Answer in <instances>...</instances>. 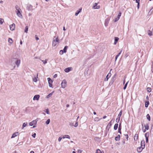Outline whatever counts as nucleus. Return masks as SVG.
I'll return each instance as SVG.
<instances>
[{"label": "nucleus", "mask_w": 153, "mask_h": 153, "mask_svg": "<svg viewBox=\"0 0 153 153\" xmlns=\"http://www.w3.org/2000/svg\"><path fill=\"white\" fill-rule=\"evenodd\" d=\"M59 43V40L58 39V37L56 38L55 37H54L52 45L53 46H55L57 44Z\"/></svg>", "instance_id": "nucleus-1"}, {"label": "nucleus", "mask_w": 153, "mask_h": 153, "mask_svg": "<svg viewBox=\"0 0 153 153\" xmlns=\"http://www.w3.org/2000/svg\"><path fill=\"white\" fill-rule=\"evenodd\" d=\"M21 9L15 11L16 13L17 16L20 18H22V16L21 14Z\"/></svg>", "instance_id": "nucleus-2"}, {"label": "nucleus", "mask_w": 153, "mask_h": 153, "mask_svg": "<svg viewBox=\"0 0 153 153\" xmlns=\"http://www.w3.org/2000/svg\"><path fill=\"white\" fill-rule=\"evenodd\" d=\"M67 82L65 80H63L61 83V86L62 88H65L66 86Z\"/></svg>", "instance_id": "nucleus-3"}, {"label": "nucleus", "mask_w": 153, "mask_h": 153, "mask_svg": "<svg viewBox=\"0 0 153 153\" xmlns=\"http://www.w3.org/2000/svg\"><path fill=\"white\" fill-rule=\"evenodd\" d=\"M48 81L49 86L50 87L53 88V87L52 86V83L53 82L52 80H51L50 78H48Z\"/></svg>", "instance_id": "nucleus-4"}, {"label": "nucleus", "mask_w": 153, "mask_h": 153, "mask_svg": "<svg viewBox=\"0 0 153 153\" xmlns=\"http://www.w3.org/2000/svg\"><path fill=\"white\" fill-rule=\"evenodd\" d=\"M33 7L31 5L28 4L27 7L26 8L29 11H32L33 10Z\"/></svg>", "instance_id": "nucleus-5"}, {"label": "nucleus", "mask_w": 153, "mask_h": 153, "mask_svg": "<svg viewBox=\"0 0 153 153\" xmlns=\"http://www.w3.org/2000/svg\"><path fill=\"white\" fill-rule=\"evenodd\" d=\"M110 20L109 18L106 19L105 21L104 24L105 27H107L108 25Z\"/></svg>", "instance_id": "nucleus-6"}, {"label": "nucleus", "mask_w": 153, "mask_h": 153, "mask_svg": "<svg viewBox=\"0 0 153 153\" xmlns=\"http://www.w3.org/2000/svg\"><path fill=\"white\" fill-rule=\"evenodd\" d=\"M15 59L16 61L15 62L16 65H17V67H18L20 64V60L18 59Z\"/></svg>", "instance_id": "nucleus-7"}, {"label": "nucleus", "mask_w": 153, "mask_h": 153, "mask_svg": "<svg viewBox=\"0 0 153 153\" xmlns=\"http://www.w3.org/2000/svg\"><path fill=\"white\" fill-rule=\"evenodd\" d=\"M149 136V132H146L145 134V137L146 139V142L147 143L148 140V137Z\"/></svg>", "instance_id": "nucleus-8"}, {"label": "nucleus", "mask_w": 153, "mask_h": 153, "mask_svg": "<svg viewBox=\"0 0 153 153\" xmlns=\"http://www.w3.org/2000/svg\"><path fill=\"white\" fill-rule=\"evenodd\" d=\"M10 29L11 30H14L15 28V24L13 23L10 26Z\"/></svg>", "instance_id": "nucleus-9"}, {"label": "nucleus", "mask_w": 153, "mask_h": 153, "mask_svg": "<svg viewBox=\"0 0 153 153\" xmlns=\"http://www.w3.org/2000/svg\"><path fill=\"white\" fill-rule=\"evenodd\" d=\"M40 97V96L39 95H35L33 98V100H38Z\"/></svg>", "instance_id": "nucleus-10"}, {"label": "nucleus", "mask_w": 153, "mask_h": 153, "mask_svg": "<svg viewBox=\"0 0 153 153\" xmlns=\"http://www.w3.org/2000/svg\"><path fill=\"white\" fill-rule=\"evenodd\" d=\"M144 148L143 147H142L141 146L139 147H138L137 148V151L138 152H140L142 151V150Z\"/></svg>", "instance_id": "nucleus-11"}, {"label": "nucleus", "mask_w": 153, "mask_h": 153, "mask_svg": "<svg viewBox=\"0 0 153 153\" xmlns=\"http://www.w3.org/2000/svg\"><path fill=\"white\" fill-rule=\"evenodd\" d=\"M18 134H19L18 132H15L12 134L11 138H14L15 137L17 136Z\"/></svg>", "instance_id": "nucleus-12"}, {"label": "nucleus", "mask_w": 153, "mask_h": 153, "mask_svg": "<svg viewBox=\"0 0 153 153\" xmlns=\"http://www.w3.org/2000/svg\"><path fill=\"white\" fill-rule=\"evenodd\" d=\"M111 74L110 73H109L107 75L106 78L104 80L105 81H107L108 78L111 76Z\"/></svg>", "instance_id": "nucleus-13"}, {"label": "nucleus", "mask_w": 153, "mask_h": 153, "mask_svg": "<svg viewBox=\"0 0 153 153\" xmlns=\"http://www.w3.org/2000/svg\"><path fill=\"white\" fill-rule=\"evenodd\" d=\"M37 122L36 120H33L29 123V125L30 126H32L34 124H36Z\"/></svg>", "instance_id": "nucleus-14"}, {"label": "nucleus", "mask_w": 153, "mask_h": 153, "mask_svg": "<svg viewBox=\"0 0 153 153\" xmlns=\"http://www.w3.org/2000/svg\"><path fill=\"white\" fill-rule=\"evenodd\" d=\"M141 145L142 147L143 148H145V141L144 140H143L141 142Z\"/></svg>", "instance_id": "nucleus-15"}, {"label": "nucleus", "mask_w": 153, "mask_h": 153, "mask_svg": "<svg viewBox=\"0 0 153 153\" xmlns=\"http://www.w3.org/2000/svg\"><path fill=\"white\" fill-rule=\"evenodd\" d=\"M97 3H95L94 4V5L93 7V8L94 9H98L100 8L99 6H97Z\"/></svg>", "instance_id": "nucleus-16"}, {"label": "nucleus", "mask_w": 153, "mask_h": 153, "mask_svg": "<svg viewBox=\"0 0 153 153\" xmlns=\"http://www.w3.org/2000/svg\"><path fill=\"white\" fill-rule=\"evenodd\" d=\"M138 137V134H136L134 136V140L135 141L137 140Z\"/></svg>", "instance_id": "nucleus-17"}, {"label": "nucleus", "mask_w": 153, "mask_h": 153, "mask_svg": "<svg viewBox=\"0 0 153 153\" xmlns=\"http://www.w3.org/2000/svg\"><path fill=\"white\" fill-rule=\"evenodd\" d=\"M71 68H66L65 69V71L66 73H68L71 70Z\"/></svg>", "instance_id": "nucleus-18"}, {"label": "nucleus", "mask_w": 153, "mask_h": 153, "mask_svg": "<svg viewBox=\"0 0 153 153\" xmlns=\"http://www.w3.org/2000/svg\"><path fill=\"white\" fill-rule=\"evenodd\" d=\"M82 10V9H79V10H77L75 13V15L76 16H77L78 14H79V13L81 12V10Z\"/></svg>", "instance_id": "nucleus-19"}, {"label": "nucleus", "mask_w": 153, "mask_h": 153, "mask_svg": "<svg viewBox=\"0 0 153 153\" xmlns=\"http://www.w3.org/2000/svg\"><path fill=\"white\" fill-rule=\"evenodd\" d=\"M62 138L64 139L65 138H67L68 139H70V137L69 135H64L63 136Z\"/></svg>", "instance_id": "nucleus-20"}, {"label": "nucleus", "mask_w": 153, "mask_h": 153, "mask_svg": "<svg viewBox=\"0 0 153 153\" xmlns=\"http://www.w3.org/2000/svg\"><path fill=\"white\" fill-rule=\"evenodd\" d=\"M118 39H119V38L118 37H115L114 42V45H116L117 44Z\"/></svg>", "instance_id": "nucleus-21"}, {"label": "nucleus", "mask_w": 153, "mask_h": 153, "mask_svg": "<svg viewBox=\"0 0 153 153\" xmlns=\"http://www.w3.org/2000/svg\"><path fill=\"white\" fill-rule=\"evenodd\" d=\"M53 92H54V91H53V92L50 93L49 94H48L47 96V97H46L47 98H50V97H51V96H52Z\"/></svg>", "instance_id": "nucleus-22"}, {"label": "nucleus", "mask_w": 153, "mask_h": 153, "mask_svg": "<svg viewBox=\"0 0 153 153\" xmlns=\"http://www.w3.org/2000/svg\"><path fill=\"white\" fill-rule=\"evenodd\" d=\"M120 135H118L115 138V140L116 141H119L120 140Z\"/></svg>", "instance_id": "nucleus-23"}, {"label": "nucleus", "mask_w": 153, "mask_h": 153, "mask_svg": "<svg viewBox=\"0 0 153 153\" xmlns=\"http://www.w3.org/2000/svg\"><path fill=\"white\" fill-rule=\"evenodd\" d=\"M38 74H37L36 77H34L33 79V80L34 82H37V78H38Z\"/></svg>", "instance_id": "nucleus-24"}, {"label": "nucleus", "mask_w": 153, "mask_h": 153, "mask_svg": "<svg viewBox=\"0 0 153 153\" xmlns=\"http://www.w3.org/2000/svg\"><path fill=\"white\" fill-rule=\"evenodd\" d=\"M145 129L148 130L149 129V125L148 124H146V125H144Z\"/></svg>", "instance_id": "nucleus-25"}, {"label": "nucleus", "mask_w": 153, "mask_h": 153, "mask_svg": "<svg viewBox=\"0 0 153 153\" xmlns=\"http://www.w3.org/2000/svg\"><path fill=\"white\" fill-rule=\"evenodd\" d=\"M121 126L120 125V124L119 127H118V132L120 133V134H121Z\"/></svg>", "instance_id": "nucleus-26"}, {"label": "nucleus", "mask_w": 153, "mask_h": 153, "mask_svg": "<svg viewBox=\"0 0 153 153\" xmlns=\"http://www.w3.org/2000/svg\"><path fill=\"white\" fill-rule=\"evenodd\" d=\"M118 124L117 123H116L115 124L114 126V129L115 130H116L118 128Z\"/></svg>", "instance_id": "nucleus-27"}, {"label": "nucleus", "mask_w": 153, "mask_h": 153, "mask_svg": "<svg viewBox=\"0 0 153 153\" xmlns=\"http://www.w3.org/2000/svg\"><path fill=\"white\" fill-rule=\"evenodd\" d=\"M149 101H146L145 102V107H146V108L148 107V105H149Z\"/></svg>", "instance_id": "nucleus-28"}, {"label": "nucleus", "mask_w": 153, "mask_h": 153, "mask_svg": "<svg viewBox=\"0 0 153 153\" xmlns=\"http://www.w3.org/2000/svg\"><path fill=\"white\" fill-rule=\"evenodd\" d=\"M8 42L11 44H12L13 42V41L12 39L11 38H9L8 39Z\"/></svg>", "instance_id": "nucleus-29"}, {"label": "nucleus", "mask_w": 153, "mask_h": 153, "mask_svg": "<svg viewBox=\"0 0 153 153\" xmlns=\"http://www.w3.org/2000/svg\"><path fill=\"white\" fill-rule=\"evenodd\" d=\"M27 123H23V125H22V128L23 129L24 127H26L27 126Z\"/></svg>", "instance_id": "nucleus-30"}, {"label": "nucleus", "mask_w": 153, "mask_h": 153, "mask_svg": "<svg viewBox=\"0 0 153 153\" xmlns=\"http://www.w3.org/2000/svg\"><path fill=\"white\" fill-rule=\"evenodd\" d=\"M28 27L27 26H26L25 27V32L27 33L28 30Z\"/></svg>", "instance_id": "nucleus-31"}, {"label": "nucleus", "mask_w": 153, "mask_h": 153, "mask_svg": "<svg viewBox=\"0 0 153 153\" xmlns=\"http://www.w3.org/2000/svg\"><path fill=\"white\" fill-rule=\"evenodd\" d=\"M122 110H121L118 115V117L119 118H120V117H121V115H122Z\"/></svg>", "instance_id": "nucleus-32"}, {"label": "nucleus", "mask_w": 153, "mask_h": 153, "mask_svg": "<svg viewBox=\"0 0 153 153\" xmlns=\"http://www.w3.org/2000/svg\"><path fill=\"white\" fill-rule=\"evenodd\" d=\"M147 119L149 120H150V117L149 114H147L146 116Z\"/></svg>", "instance_id": "nucleus-33"}, {"label": "nucleus", "mask_w": 153, "mask_h": 153, "mask_svg": "<svg viewBox=\"0 0 153 153\" xmlns=\"http://www.w3.org/2000/svg\"><path fill=\"white\" fill-rule=\"evenodd\" d=\"M101 118L99 119L98 117H96L94 118V121H98L100 120H101Z\"/></svg>", "instance_id": "nucleus-34"}, {"label": "nucleus", "mask_w": 153, "mask_h": 153, "mask_svg": "<svg viewBox=\"0 0 153 153\" xmlns=\"http://www.w3.org/2000/svg\"><path fill=\"white\" fill-rule=\"evenodd\" d=\"M152 31L150 30H149L148 31V35L149 36H152Z\"/></svg>", "instance_id": "nucleus-35"}, {"label": "nucleus", "mask_w": 153, "mask_h": 153, "mask_svg": "<svg viewBox=\"0 0 153 153\" xmlns=\"http://www.w3.org/2000/svg\"><path fill=\"white\" fill-rule=\"evenodd\" d=\"M68 48V47L67 46H66L64 47L63 51L64 53H66V52L67 49Z\"/></svg>", "instance_id": "nucleus-36"}, {"label": "nucleus", "mask_w": 153, "mask_h": 153, "mask_svg": "<svg viewBox=\"0 0 153 153\" xmlns=\"http://www.w3.org/2000/svg\"><path fill=\"white\" fill-rule=\"evenodd\" d=\"M4 22V20L3 19L0 18V22L1 25L2 24L3 22Z\"/></svg>", "instance_id": "nucleus-37"}, {"label": "nucleus", "mask_w": 153, "mask_h": 153, "mask_svg": "<svg viewBox=\"0 0 153 153\" xmlns=\"http://www.w3.org/2000/svg\"><path fill=\"white\" fill-rule=\"evenodd\" d=\"M147 91L149 92H150L151 91V88H149V87L147 88Z\"/></svg>", "instance_id": "nucleus-38"}, {"label": "nucleus", "mask_w": 153, "mask_h": 153, "mask_svg": "<svg viewBox=\"0 0 153 153\" xmlns=\"http://www.w3.org/2000/svg\"><path fill=\"white\" fill-rule=\"evenodd\" d=\"M128 82H127L126 83V84H125V86H124V88H123V89H124V90H125V89L126 88V87H127V84H128Z\"/></svg>", "instance_id": "nucleus-39"}, {"label": "nucleus", "mask_w": 153, "mask_h": 153, "mask_svg": "<svg viewBox=\"0 0 153 153\" xmlns=\"http://www.w3.org/2000/svg\"><path fill=\"white\" fill-rule=\"evenodd\" d=\"M119 19H120V18L117 17V18H115L114 20V22H116L117 21H118L119 20Z\"/></svg>", "instance_id": "nucleus-40"}, {"label": "nucleus", "mask_w": 153, "mask_h": 153, "mask_svg": "<svg viewBox=\"0 0 153 153\" xmlns=\"http://www.w3.org/2000/svg\"><path fill=\"white\" fill-rule=\"evenodd\" d=\"M50 122V120L49 119H48L46 121V124L47 125H48L49 123Z\"/></svg>", "instance_id": "nucleus-41"}, {"label": "nucleus", "mask_w": 153, "mask_h": 153, "mask_svg": "<svg viewBox=\"0 0 153 153\" xmlns=\"http://www.w3.org/2000/svg\"><path fill=\"white\" fill-rule=\"evenodd\" d=\"M15 8L16 10H19V9H20V8L17 5L16 6Z\"/></svg>", "instance_id": "nucleus-42"}, {"label": "nucleus", "mask_w": 153, "mask_h": 153, "mask_svg": "<svg viewBox=\"0 0 153 153\" xmlns=\"http://www.w3.org/2000/svg\"><path fill=\"white\" fill-rule=\"evenodd\" d=\"M41 61L42 62H43V63L44 64H46L47 62V59H46L45 60H42Z\"/></svg>", "instance_id": "nucleus-43"}, {"label": "nucleus", "mask_w": 153, "mask_h": 153, "mask_svg": "<svg viewBox=\"0 0 153 153\" xmlns=\"http://www.w3.org/2000/svg\"><path fill=\"white\" fill-rule=\"evenodd\" d=\"M111 125H112L111 123V122H109L108 123V125H107V127L108 126L109 128H110V127H111Z\"/></svg>", "instance_id": "nucleus-44"}, {"label": "nucleus", "mask_w": 153, "mask_h": 153, "mask_svg": "<svg viewBox=\"0 0 153 153\" xmlns=\"http://www.w3.org/2000/svg\"><path fill=\"white\" fill-rule=\"evenodd\" d=\"M45 112H46V113L48 114H50V113H49V110L48 109H46V111H45Z\"/></svg>", "instance_id": "nucleus-45"}, {"label": "nucleus", "mask_w": 153, "mask_h": 153, "mask_svg": "<svg viewBox=\"0 0 153 153\" xmlns=\"http://www.w3.org/2000/svg\"><path fill=\"white\" fill-rule=\"evenodd\" d=\"M96 153H101V151L100 150L97 149L96 150Z\"/></svg>", "instance_id": "nucleus-46"}, {"label": "nucleus", "mask_w": 153, "mask_h": 153, "mask_svg": "<svg viewBox=\"0 0 153 153\" xmlns=\"http://www.w3.org/2000/svg\"><path fill=\"white\" fill-rule=\"evenodd\" d=\"M64 52L63 50H61L59 51V54L61 55H62L63 53Z\"/></svg>", "instance_id": "nucleus-47"}, {"label": "nucleus", "mask_w": 153, "mask_h": 153, "mask_svg": "<svg viewBox=\"0 0 153 153\" xmlns=\"http://www.w3.org/2000/svg\"><path fill=\"white\" fill-rule=\"evenodd\" d=\"M121 13L120 12H119L118 15L117 17L120 18V16H121Z\"/></svg>", "instance_id": "nucleus-48"}, {"label": "nucleus", "mask_w": 153, "mask_h": 153, "mask_svg": "<svg viewBox=\"0 0 153 153\" xmlns=\"http://www.w3.org/2000/svg\"><path fill=\"white\" fill-rule=\"evenodd\" d=\"M120 118H119L118 117L117 118V119H116V122L117 123H118L120 121Z\"/></svg>", "instance_id": "nucleus-49"}, {"label": "nucleus", "mask_w": 153, "mask_h": 153, "mask_svg": "<svg viewBox=\"0 0 153 153\" xmlns=\"http://www.w3.org/2000/svg\"><path fill=\"white\" fill-rule=\"evenodd\" d=\"M82 151L80 149H79L78 150V153H82Z\"/></svg>", "instance_id": "nucleus-50"}, {"label": "nucleus", "mask_w": 153, "mask_h": 153, "mask_svg": "<svg viewBox=\"0 0 153 153\" xmlns=\"http://www.w3.org/2000/svg\"><path fill=\"white\" fill-rule=\"evenodd\" d=\"M77 126H78V122H76V123H75V125H74V126L75 127H77Z\"/></svg>", "instance_id": "nucleus-51"}, {"label": "nucleus", "mask_w": 153, "mask_h": 153, "mask_svg": "<svg viewBox=\"0 0 153 153\" xmlns=\"http://www.w3.org/2000/svg\"><path fill=\"white\" fill-rule=\"evenodd\" d=\"M35 38H36V40H38L39 39V37H38V36H37V35H36L35 36Z\"/></svg>", "instance_id": "nucleus-52"}, {"label": "nucleus", "mask_w": 153, "mask_h": 153, "mask_svg": "<svg viewBox=\"0 0 153 153\" xmlns=\"http://www.w3.org/2000/svg\"><path fill=\"white\" fill-rule=\"evenodd\" d=\"M62 137H59L58 138V141L59 142H60L62 140Z\"/></svg>", "instance_id": "nucleus-53"}, {"label": "nucleus", "mask_w": 153, "mask_h": 153, "mask_svg": "<svg viewBox=\"0 0 153 153\" xmlns=\"http://www.w3.org/2000/svg\"><path fill=\"white\" fill-rule=\"evenodd\" d=\"M140 6V3H138V4H137V8L138 9L139 8Z\"/></svg>", "instance_id": "nucleus-54"}, {"label": "nucleus", "mask_w": 153, "mask_h": 153, "mask_svg": "<svg viewBox=\"0 0 153 153\" xmlns=\"http://www.w3.org/2000/svg\"><path fill=\"white\" fill-rule=\"evenodd\" d=\"M36 135V134L35 133H34L32 135V136L34 137L35 138V136Z\"/></svg>", "instance_id": "nucleus-55"}, {"label": "nucleus", "mask_w": 153, "mask_h": 153, "mask_svg": "<svg viewBox=\"0 0 153 153\" xmlns=\"http://www.w3.org/2000/svg\"><path fill=\"white\" fill-rule=\"evenodd\" d=\"M125 136L126 137V138L127 139V140H128V136L127 134H126Z\"/></svg>", "instance_id": "nucleus-56"}, {"label": "nucleus", "mask_w": 153, "mask_h": 153, "mask_svg": "<svg viewBox=\"0 0 153 153\" xmlns=\"http://www.w3.org/2000/svg\"><path fill=\"white\" fill-rule=\"evenodd\" d=\"M139 1H140V0H136V2L137 3V4H138V3H140Z\"/></svg>", "instance_id": "nucleus-57"}, {"label": "nucleus", "mask_w": 153, "mask_h": 153, "mask_svg": "<svg viewBox=\"0 0 153 153\" xmlns=\"http://www.w3.org/2000/svg\"><path fill=\"white\" fill-rule=\"evenodd\" d=\"M57 74H55L54 76V77L56 78V77H57Z\"/></svg>", "instance_id": "nucleus-58"}, {"label": "nucleus", "mask_w": 153, "mask_h": 153, "mask_svg": "<svg viewBox=\"0 0 153 153\" xmlns=\"http://www.w3.org/2000/svg\"><path fill=\"white\" fill-rule=\"evenodd\" d=\"M118 57V56H117L115 57V61H116L117 58Z\"/></svg>", "instance_id": "nucleus-59"}, {"label": "nucleus", "mask_w": 153, "mask_h": 153, "mask_svg": "<svg viewBox=\"0 0 153 153\" xmlns=\"http://www.w3.org/2000/svg\"><path fill=\"white\" fill-rule=\"evenodd\" d=\"M106 116H104L103 117H102V118L103 119H105V118L106 117Z\"/></svg>", "instance_id": "nucleus-60"}, {"label": "nucleus", "mask_w": 153, "mask_h": 153, "mask_svg": "<svg viewBox=\"0 0 153 153\" xmlns=\"http://www.w3.org/2000/svg\"><path fill=\"white\" fill-rule=\"evenodd\" d=\"M121 54V52H120L118 53V55H117V56H119L120 55V54Z\"/></svg>", "instance_id": "nucleus-61"}, {"label": "nucleus", "mask_w": 153, "mask_h": 153, "mask_svg": "<svg viewBox=\"0 0 153 153\" xmlns=\"http://www.w3.org/2000/svg\"><path fill=\"white\" fill-rule=\"evenodd\" d=\"M63 30H66V29L65 28V27H63Z\"/></svg>", "instance_id": "nucleus-62"}, {"label": "nucleus", "mask_w": 153, "mask_h": 153, "mask_svg": "<svg viewBox=\"0 0 153 153\" xmlns=\"http://www.w3.org/2000/svg\"><path fill=\"white\" fill-rule=\"evenodd\" d=\"M69 104H67L66 105V107H69Z\"/></svg>", "instance_id": "nucleus-63"}, {"label": "nucleus", "mask_w": 153, "mask_h": 153, "mask_svg": "<svg viewBox=\"0 0 153 153\" xmlns=\"http://www.w3.org/2000/svg\"><path fill=\"white\" fill-rule=\"evenodd\" d=\"M30 153H34L33 151H31L30 152Z\"/></svg>", "instance_id": "nucleus-64"}]
</instances>
